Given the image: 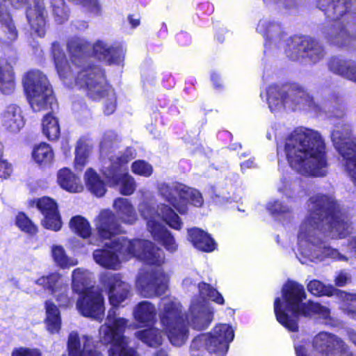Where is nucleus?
I'll list each match as a JSON object with an SVG mask.
<instances>
[{
  "label": "nucleus",
  "instance_id": "f257e3e1",
  "mask_svg": "<svg viewBox=\"0 0 356 356\" xmlns=\"http://www.w3.org/2000/svg\"><path fill=\"white\" fill-rule=\"evenodd\" d=\"M307 207L298 235V260L302 264L326 259L347 262L346 254L327 243V238H344L350 234L351 225L344 209L332 197L322 194L312 196Z\"/></svg>",
  "mask_w": 356,
  "mask_h": 356
},
{
  "label": "nucleus",
  "instance_id": "f03ea898",
  "mask_svg": "<svg viewBox=\"0 0 356 356\" xmlns=\"http://www.w3.org/2000/svg\"><path fill=\"white\" fill-rule=\"evenodd\" d=\"M71 55L72 65L67 61L65 54L58 43L52 45V54L57 72L68 87L76 86L84 89L87 95L98 100L106 98L104 112L106 115L114 113L116 97L114 90L106 81L102 70L87 63L86 51L89 44L81 38L72 39L67 43Z\"/></svg>",
  "mask_w": 356,
  "mask_h": 356
},
{
  "label": "nucleus",
  "instance_id": "7ed1b4c3",
  "mask_svg": "<svg viewBox=\"0 0 356 356\" xmlns=\"http://www.w3.org/2000/svg\"><path fill=\"white\" fill-rule=\"evenodd\" d=\"M282 151L290 167L305 177L327 175L328 161L324 139L307 128L293 131L284 140Z\"/></svg>",
  "mask_w": 356,
  "mask_h": 356
},
{
  "label": "nucleus",
  "instance_id": "20e7f679",
  "mask_svg": "<svg viewBox=\"0 0 356 356\" xmlns=\"http://www.w3.org/2000/svg\"><path fill=\"white\" fill-rule=\"evenodd\" d=\"M159 318L163 331L173 346H181L188 338V324L193 329L201 330L209 327L213 318V311L207 301L192 299L186 323L182 306L174 297L161 299Z\"/></svg>",
  "mask_w": 356,
  "mask_h": 356
},
{
  "label": "nucleus",
  "instance_id": "39448f33",
  "mask_svg": "<svg viewBox=\"0 0 356 356\" xmlns=\"http://www.w3.org/2000/svg\"><path fill=\"white\" fill-rule=\"evenodd\" d=\"M106 249L93 252L95 261L103 268L117 270L123 261L136 257L148 264L161 266L164 263L163 251L149 241L129 240L124 236L105 244Z\"/></svg>",
  "mask_w": 356,
  "mask_h": 356
},
{
  "label": "nucleus",
  "instance_id": "423d86ee",
  "mask_svg": "<svg viewBox=\"0 0 356 356\" xmlns=\"http://www.w3.org/2000/svg\"><path fill=\"white\" fill-rule=\"evenodd\" d=\"M306 293L302 285L289 281L282 288V299L275 300L274 311L277 321L291 332L298 330V318L300 315L316 314L323 319L330 318V309L319 303L309 301L303 303Z\"/></svg>",
  "mask_w": 356,
  "mask_h": 356
},
{
  "label": "nucleus",
  "instance_id": "0eeeda50",
  "mask_svg": "<svg viewBox=\"0 0 356 356\" xmlns=\"http://www.w3.org/2000/svg\"><path fill=\"white\" fill-rule=\"evenodd\" d=\"M138 211L146 222L147 231L154 239L160 242L166 250L175 252L178 244L163 222L172 229L180 230L183 227V222L178 214L169 205L159 204L155 207L147 202L139 204Z\"/></svg>",
  "mask_w": 356,
  "mask_h": 356
},
{
  "label": "nucleus",
  "instance_id": "6e6552de",
  "mask_svg": "<svg viewBox=\"0 0 356 356\" xmlns=\"http://www.w3.org/2000/svg\"><path fill=\"white\" fill-rule=\"evenodd\" d=\"M109 145L104 140L101 143L102 157V172L111 187L119 186L121 194L130 195L136 188L134 178L128 172L127 164L135 158L136 151L128 147L124 151L116 152L114 149L108 150Z\"/></svg>",
  "mask_w": 356,
  "mask_h": 356
},
{
  "label": "nucleus",
  "instance_id": "1a4fd4ad",
  "mask_svg": "<svg viewBox=\"0 0 356 356\" xmlns=\"http://www.w3.org/2000/svg\"><path fill=\"white\" fill-rule=\"evenodd\" d=\"M7 1L16 8L26 6V17L32 33L39 37L44 35L47 12L42 0H0V23L4 29V33L8 35V42H13L17 38V31Z\"/></svg>",
  "mask_w": 356,
  "mask_h": 356
},
{
  "label": "nucleus",
  "instance_id": "9d476101",
  "mask_svg": "<svg viewBox=\"0 0 356 356\" xmlns=\"http://www.w3.org/2000/svg\"><path fill=\"white\" fill-rule=\"evenodd\" d=\"M92 278L88 270L77 268L72 275L73 291L82 296L78 300L76 307L84 316L101 321L104 314V297L97 286L88 287Z\"/></svg>",
  "mask_w": 356,
  "mask_h": 356
},
{
  "label": "nucleus",
  "instance_id": "9b49d317",
  "mask_svg": "<svg viewBox=\"0 0 356 356\" xmlns=\"http://www.w3.org/2000/svg\"><path fill=\"white\" fill-rule=\"evenodd\" d=\"M266 100L272 112L282 108L318 110L313 98L298 86L271 85L266 90Z\"/></svg>",
  "mask_w": 356,
  "mask_h": 356
},
{
  "label": "nucleus",
  "instance_id": "f8f14e48",
  "mask_svg": "<svg viewBox=\"0 0 356 356\" xmlns=\"http://www.w3.org/2000/svg\"><path fill=\"white\" fill-rule=\"evenodd\" d=\"M128 321L117 315L114 308L108 311L106 322L99 328V338L103 343H111L108 356H137L135 350L128 346V339L124 332Z\"/></svg>",
  "mask_w": 356,
  "mask_h": 356
},
{
  "label": "nucleus",
  "instance_id": "ddd939ff",
  "mask_svg": "<svg viewBox=\"0 0 356 356\" xmlns=\"http://www.w3.org/2000/svg\"><path fill=\"white\" fill-rule=\"evenodd\" d=\"M24 87L33 110L40 111L56 107L51 87L45 74L34 70L28 72L23 80Z\"/></svg>",
  "mask_w": 356,
  "mask_h": 356
},
{
  "label": "nucleus",
  "instance_id": "4468645a",
  "mask_svg": "<svg viewBox=\"0 0 356 356\" xmlns=\"http://www.w3.org/2000/svg\"><path fill=\"white\" fill-rule=\"evenodd\" d=\"M331 140L346 172L356 186V138H351L350 127L343 122L337 124L331 132Z\"/></svg>",
  "mask_w": 356,
  "mask_h": 356
},
{
  "label": "nucleus",
  "instance_id": "2eb2a0df",
  "mask_svg": "<svg viewBox=\"0 0 356 356\" xmlns=\"http://www.w3.org/2000/svg\"><path fill=\"white\" fill-rule=\"evenodd\" d=\"M234 337V330L229 325H217L211 332L200 334L193 340L191 344V355L197 356L199 351L206 349L209 353L222 356L227 353L229 343Z\"/></svg>",
  "mask_w": 356,
  "mask_h": 356
},
{
  "label": "nucleus",
  "instance_id": "dca6fc26",
  "mask_svg": "<svg viewBox=\"0 0 356 356\" xmlns=\"http://www.w3.org/2000/svg\"><path fill=\"white\" fill-rule=\"evenodd\" d=\"M158 193L181 215L188 211L186 202L197 207L204 202L202 194L197 190L179 183H160L158 184Z\"/></svg>",
  "mask_w": 356,
  "mask_h": 356
},
{
  "label": "nucleus",
  "instance_id": "f3484780",
  "mask_svg": "<svg viewBox=\"0 0 356 356\" xmlns=\"http://www.w3.org/2000/svg\"><path fill=\"white\" fill-rule=\"evenodd\" d=\"M169 276L161 268L139 273L136 287L141 295L146 298L161 296L168 289Z\"/></svg>",
  "mask_w": 356,
  "mask_h": 356
},
{
  "label": "nucleus",
  "instance_id": "a211bd4d",
  "mask_svg": "<svg viewBox=\"0 0 356 356\" xmlns=\"http://www.w3.org/2000/svg\"><path fill=\"white\" fill-rule=\"evenodd\" d=\"M287 45L286 53L292 60L307 57L313 63H316L324 56L322 47L308 36L294 37L291 39V44Z\"/></svg>",
  "mask_w": 356,
  "mask_h": 356
},
{
  "label": "nucleus",
  "instance_id": "6ab92c4d",
  "mask_svg": "<svg viewBox=\"0 0 356 356\" xmlns=\"http://www.w3.org/2000/svg\"><path fill=\"white\" fill-rule=\"evenodd\" d=\"M100 283L107 291L108 300L113 307L120 306L130 296V285L123 281L120 273L106 272L100 275Z\"/></svg>",
  "mask_w": 356,
  "mask_h": 356
},
{
  "label": "nucleus",
  "instance_id": "aec40b11",
  "mask_svg": "<svg viewBox=\"0 0 356 356\" xmlns=\"http://www.w3.org/2000/svg\"><path fill=\"white\" fill-rule=\"evenodd\" d=\"M35 283L48 291L59 302L61 307H69L74 300L69 296L67 284L58 273H51L35 280Z\"/></svg>",
  "mask_w": 356,
  "mask_h": 356
},
{
  "label": "nucleus",
  "instance_id": "412c9836",
  "mask_svg": "<svg viewBox=\"0 0 356 356\" xmlns=\"http://www.w3.org/2000/svg\"><path fill=\"white\" fill-rule=\"evenodd\" d=\"M37 207L44 216L42 225L49 229L58 231L62 226L60 216L56 202L48 197H42L37 200Z\"/></svg>",
  "mask_w": 356,
  "mask_h": 356
},
{
  "label": "nucleus",
  "instance_id": "4be33fe9",
  "mask_svg": "<svg viewBox=\"0 0 356 356\" xmlns=\"http://www.w3.org/2000/svg\"><path fill=\"white\" fill-rule=\"evenodd\" d=\"M257 31L265 38V47L272 44L278 47L284 43L285 33L280 23L268 19L259 22Z\"/></svg>",
  "mask_w": 356,
  "mask_h": 356
},
{
  "label": "nucleus",
  "instance_id": "5701e85b",
  "mask_svg": "<svg viewBox=\"0 0 356 356\" xmlns=\"http://www.w3.org/2000/svg\"><path fill=\"white\" fill-rule=\"evenodd\" d=\"M98 235L103 239H110L122 232V227L115 214L110 210H103L95 220Z\"/></svg>",
  "mask_w": 356,
  "mask_h": 356
},
{
  "label": "nucleus",
  "instance_id": "b1692460",
  "mask_svg": "<svg viewBox=\"0 0 356 356\" xmlns=\"http://www.w3.org/2000/svg\"><path fill=\"white\" fill-rule=\"evenodd\" d=\"M92 48L95 57L106 64H120L124 58L122 47L112 45L106 41L97 40Z\"/></svg>",
  "mask_w": 356,
  "mask_h": 356
},
{
  "label": "nucleus",
  "instance_id": "393cba45",
  "mask_svg": "<svg viewBox=\"0 0 356 356\" xmlns=\"http://www.w3.org/2000/svg\"><path fill=\"white\" fill-rule=\"evenodd\" d=\"M67 349L70 356H102L94 350L90 337L83 336L80 338L76 332H72L69 335Z\"/></svg>",
  "mask_w": 356,
  "mask_h": 356
},
{
  "label": "nucleus",
  "instance_id": "a878e982",
  "mask_svg": "<svg viewBox=\"0 0 356 356\" xmlns=\"http://www.w3.org/2000/svg\"><path fill=\"white\" fill-rule=\"evenodd\" d=\"M316 7L332 20H339L350 9V0H316Z\"/></svg>",
  "mask_w": 356,
  "mask_h": 356
},
{
  "label": "nucleus",
  "instance_id": "bb28decb",
  "mask_svg": "<svg viewBox=\"0 0 356 356\" xmlns=\"http://www.w3.org/2000/svg\"><path fill=\"white\" fill-rule=\"evenodd\" d=\"M315 350L323 354H329L334 350L340 352L346 350L345 343L336 335L322 332L318 333L313 340Z\"/></svg>",
  "mask_w": 356,
  "mask_h": 356
},
{
  "label": "nucleus",
  "instance_id": "cd10ccee",
  "mask_svg": "<svg viewBox=\"0 0 356 356\" xmlns=\"http://www.w3.org/2000/svg\"><path fill=\"white\" fill-rule=\"evenodd\" d=\"M2 126L12 133L18 132L24 125L22 110L19 106L11 104L1 113Z\"/></svg>",
  "mask_w": 356,
  "mask_h": 356
},
{
  "label": "nucleus",
  "instance_id": "c85d7f7f",
  "mask_svg": "<svg viewBox=\"0 0 356 356\" xmlns=\"http://www.w3.org/2000/svg\"><path fill=\"white\" fill-rule=\"evenodd\" d=\"M188 240L193 246L203 252H212L216 248V243L211 236L204 231L193 227L188 229Z\"/></svg>",
  "mask_w": 356,
  "mask_h": 356
},
{
  "label": "nucleus",
  "instance_id": "c756f323",
  "mask_svg": "<svg viewBox=\"0 0 356 356\" xmlns=\"http://www.w3.org/2000/svg\"><path fill=\"white\" fill-rule=\"evenodd\" d=\"M113 206L118 219L122 222L133 225L138 220L137 213L129 199L118 197L114 200Z\"/></svg>",
  "mask_w": 356,
  "mask_h": 356
},
{
  "label": "nucleus",
  "instance_id": "7c9ffc66",
  "mask_svg": "<svg viewBox=\"0 0 356 356\" xmlns=\"http://www.w3.org/2000/svg\"><path fill=\"white\" fill-rule=\"evenodd\" d=\"M57 181L63 189L70 193H78L83 190L79 177L67 168H62L58 172Z\"/></svg>",
  "mask_w": 356,
  "mask_h": 356
},
{
  "label": "nucleus",
  "instance_id": "2f4dec72",
  "mask_svg": "<svg viewBox=\"0 0 356 356\" xmlns=\"http://www.w3.org/2000/svg\"><path fill=\"white\" fill-rule=\"evenodd\" d=\"M330 70L342 77L356 83V63L333 58L329 63Z\"/></svg>",
  "mask_w": 356,
  "mask_h": 356
},
{
  "label": "nucleus",
  "instance_id": "473e14b6",
  "mask_svg": "<svg viewBox=\"0 0 356 356\" xmlns=\"http://www.w3.org/2000/svg\"><path fill=\"white\" fill-rule=\"evenodd\" d=\"M133 315L134 319L138 323L143 325H147L156 321V309L152 303L144 300L139 302L134 307Z\"/></svg>",
  "mask_w": 356,
  "mask_h": 356
},
{
  "label": "nucleus",
  "instance_id": "72a5a7b5",
  "mask_svg": "<svg viewBox=\"0 0 356 356\" xmlns=\"http://www.w3.org/2000/svg\"><path fill=\"white\" fill-rule=\"evenodd\" d=\"M15 74L11 64L6 59L0 58V90L10 95L15 90Z\"/></svg>",
  "mask_w": 356,
  "mask_h": 356
},
{
  "label": "nucleus",
  "instance_id": "f704fd0d",
  "mask_svg": "<svg viewBox=\"0 0 356 356\" xmlns=\"http://www.w3.org/2000/svg\"><path fill=\"white\" fill-rule=\"evenodd\" d=\"M324 33L329 42L339 47L348 44L351 40V36L347 29L339 22H337L332 26L326 29Z\"/></svg>",
  "mask_w": 356,
  "mask_h": 356
},
{
  "label": "nucleus",
  "instance_id": "c9c22d12",
  "mask_svg": "<svg viewBox=\"0 0 356 356\" xmlns=\"http://www.w3.org/2000/svg\"><path fill=\"white\" fill-rule=\"evenodd\" d=\"M46 312L45 324L51 334H57L61 328V317L57 306L51 300L44 302Z\"/></svg>",
  "mask_w": 356,
  "mask_h": 356
},
{
  "label": "nucleus",
  "instance_id": "e433bc0d",
  "mask_svg": "<svg viewBox=\"0 0 356 356\" xmlns=\"http://www.w3.org/2000/svg\"><path fill=\"white\" fill-rule=\"evenodd\" d=\"M84 181L86 188L97 197H102L105 194L106 184L94 170L89 168L86 171Z\"/></svg>",
  "mask_w": 356,
  "mask_h": 356
},
{
  "label": "nucleus",
  "instance_id": "4c0bfd02",
  "mask_svg": "<svg viewBox=\"0 0 356 356\" xmlns=\"http://www.w3.org/2000/svg\"><path fill=\"white\" fill-rule=\"evenodd\" d=\"M308 291L316 296H336L337 298H346L349 296L334 288L332 285H325L319 280H314L307 284Z\"/></svg>",
  "mask_w": 356,
  "mask_h": 356
},
{
  "label": "nucleus",
  "instance_id": "58836bf2",
  "mask_svg": "<svg viewBox=\"0 0 356 356\" xmlns=\"http://www.w3.org/2000/svg\"><path fill=\"white\" fill-rule=\"evenodd\" d=\"M51 255L56 266L63 269L75 266L79 263L76 258L68 257L61 245H53Z\"/></svg>",
  "mask_w": 356,
  "mask_h": 356
},
{
  "label": "nucleus",
  "instance_id": "ea45409f",
  "mask_svg": "<svg viewBox=\"0 0 356 356\" xmlns=\"http://www.w3.org/2000/svg\"><path fill=\"white\" fill-rule=\"evenodd\" d=\"M136 337L151 347H156L161 345L163 337L161 331L156 327L138 331Z\"/></svg>",
  "mask_w": 356,
  "mask_h": 356
},
{
  "label": "nucleus",
  "instance_id": "a19ab883",
  "mask_svg": "<svg viewBox=\"0 0 356 356\" xmlns=\"http://www.w3.org/2000/svg\"><path fill=\"white\" fill-rule=\"evenodd\" d=\"M42 133L50 140H57L60 136L58 119L51 113L46 115L42 122Z\"/></svg>",
  "mask_w": 356,
  "mask_h": 356
},
{
  "label": "nucleus",
  "instance_id": "79ce46f5",
  "mask_svg": "<svg viewBox=\"0 0 356 356\" xmlns=\"http://www.w3.org/2000/svg\"><path fill=\"white\" fill-rule=\"evenodd\" d=\"M277 191L288 198H297L304 193L303 188L298 181L289 182L286 178L280 179L277 185Z\"/></svg>",
  "mask_w": 356,
  "mask_h": 356
},
{
  "label": "nucleus",
  "instance_id": "37998d69",
  "mask_svg": "<svg viewBox=\"0 0 356 356\" xmlns=\"http://www.w3.org/2000/svg\"><path fill=\"white\" fill-rule=\"evenodd\" d=\"M33 158L39 164H47L54 159V152L51 146L42 143L35 146L33 150Z\"/></svg>",
  "mask_w": 356,
  "mask_h": 356
},
{
  "label": "nucleus",
  "instance_id": "c03bdc74",
  "mask_svg": "<svg viewBox=\"0 0 356 356\" xmlns=\"http://www.w3.org/2000/svg\"><path fill=\"white\" fill-rule=\"evenodd\" d=\"M198 289L200 297L198 298L202 301H207V300H212L218 304H224V298L222 295L210 284L205 282H202L198 284Z\"/></svg>",
  "mask_w": 356,
  "mask_h": 356
},
{
  "label": "nucleus",
  "instance_id": "a18cd8bd",
  "mask_svg": "<svg viewBox=\"0 0 356 356\" xmlns=\"http://www.w3.org/2000/svg\"><path fill=\"white\" fill-rule=\"evenodd\" d=\"M55 22L61 24L68 20L70 10L63 0H49Z\"/></svg>",
  "mask_w": 356,
  "mask_h": 356
},
{
  "label": "nucleus",
  "instance_id": "49530a36",
  "mask_svg": "<svg viewBox=\"0 0 356 356\" xmlns=\"http://www.w3.org/2000/svg\"><path fill=\"white\" fill-rule=\"evenodd\" d=\"M70 228L83 238L91 234V227L88 221L81 216L72 218L70 222Z\"/></svg>",
  "mask_w": 356,
  "mask_h": 356
},
{
  "label": "nucleus",
  "instance_id": "de8ad7c7",
  "mask_svg": "<svg viewBox=\"0 0 356 356\" xmlns=\"http://www.w3.org/2000/svg\"><path fill=\"white\" fill-rule=\"evenodd\" d=\"M341 292L350 296L346 298H337L341 302L340 309L350 318L356 321V294L343 291Z\"/></svg>",
  "mask_w": 356,
  "mask_h": 356
},
{
  "label": "nucleus",
  "instance_id": "09e8293b",
  "mask_svg": "<svg viewBox=\"0 0 356 356\" xmlns=\"http://www.w3.org/2000/svg\"><path fill=\"white\" fill-rule=\"evenodd\" d=\"M90 152V147L82 141H79L76 148V156L74 159L75 168L81 170L88 161Z\"/></svg>",
  "mask_w": 356,
  "mask_h": 356
},
{
  "label": "nucleus",
  "instance_id": "8fccbe9b",
  "mask_svg": "<svg viewBox=\"0 0 356 356\" xmlns=\"http://www.w3.org/2000/svg\"><path fill=\"white\" fill-rule=\"evenodd\" d=\"M15 223L22 232L31 235L35 234L38 232L37 227L23 213H20L16 216Z\"/></svg>",
  "mask_w": 356,
  "mask_h": 356
},
{
  "label": "nucleus",
  "instance_id": "3c124183",
  "mask_svg": "<svg viewBox=\"0 0 356 356\" xmlns=\"http://www.w3.org/2000/svg\"><path fill=\"white\" fill-rule=\"evenodd\" d=\"M131 171L136 175L149 177L153 172V168L145 161L137 160L132 163Z\"/></svg>",
  "mask_w": 356,
  "mask_h": 356
},
{
  "label": "nucleus",
  "instance_id": "603ef678",
  "mask_svg": "<svg viewBox=\"0 0 356 356\" xmlns=\"http://www.w3.org/2000/svg\"><path fill=\"white\" fill-rule=\"evenodd\" d=\"M266 209L273 216L284 214L291 211V207L283 205L279 201L268 202L266 204Z\"/></svg>",
  "mask_w": 356,
  "mask_h": 356
},
{
  "label": "nucleus",
  "instance_id": "864d4df0",
  "mask_svg": "<svg viewBox=\"0 0 356 356\" xmlns=\"http://www.w3.org/2000/svg\"><path fill=\"white\" fill-rule=\"evenodd\" d=\"M11 356H42V353L38 348L27 347H19L14 348Z\"/></svg>",
  "mask_w": 356,
  "mask_h": 356
},
{
  "label": "nucleus",
  "instance_id": "5fc2aeb1",
  "mask_svg": "<svg viewBox=\"0 0 356 356\" xmlns=\"http://www.w3.org/2000/svg\"><path fill=\"white\" fill-rule=\"evenodd\" d=\"M350 282L351 276L347 271L343 270L336 273L334 278V284L337 286H344Z\"/></svg>",
  "mask_w": 356,
  "mask_h": 356
},
{
  "label": "nucleus",
  "instance_id": "6e6d98bb",
  "mask_svg": "<svg viewBox=\"0 0 356 356\" xmlns=\"http://www.w3.org/2000/svg\"><path fill=\"white\" fill-rule=\"evenodd\" d=\"M257 164L254 162V159L251 158L241 163V168L242 171H245L247 169L255 168Z\"/></svg>",
  "mask_w": 356,
  "mask_h": 356
},
{
  "label": "nucleus",
  "instance_id": "4d7b16f0",
  "mask_svg": "<svg viewBox=\"0 0 356 356\" xmlns=\"http://www.w3.org/2000/svg\"><path fill=\"white\" fill-rule=\"evenodd\" d=\"M294 0H264L266 4H280L284 6H290Z\"/></svg>",
  "mask_w": 356,
  "mask_h": 356
},
{
  "label": "nucleus",
  "instance_id": "13d9d810",
  "mask_svg": "<svg viewBox=\"0 0 356 356\" xmlns=\"http://www.w3.org/2000/svg\"><path fill=\"white\" fill-rule=\"evenodd\" d=\"M347 246L350 252L356 253V236H351L348 239Z\"/></svg>",
  "mask_w": 356,
  "mask_h": 356
},
{
  "label": "nucleus",
  "instance_id": "bf43d9fd",
  "mask_svg": "<svg viewBox=\"0 0 356 356\" xmlns=\"http://www.w3.org/2000/svg\"><path fill=\"white\" fill-rule=\"evenodd\" d=\"M215 193V197H213V201L217 204H224L225 202H227L228 197L225 195H220V194L216 193V192H213Z\"/></svg>",
  "mask_w": 356,
  "mask_h": 356
},
{
  "label": "nucleus",
  "instance_id": "052dcab7",
  "mask_svg": "<svg viewBox=\"0 0 356 356\" xmlns=\"http://www.w3.org/2000/svg\"><path fill=\"white\" fill-rule=\"evenodd\" d=\"M196 280L191 277H187L183 280V286L188 289L191 286L195 285Z\"/></svg>",
  "mask_w": 356,
  "mask_h": 356
},
{
  "label": "nucleus",
  "instance_id": "680f3d73",
  "mask_svg": "<svg viewBox=\"0 0 356 356\" xmlns=\"http://www.w3.org/2000/svg\"><path fill=\"white\" fill-rule=\"evenodd\" d=\"M295 350L297 356H307L306 350L303 346H298L297 344H295Z\"/></svg>",
  "mask_w": 356,
  "mask_h": 356
},
{
  "label": "nucleus",
  "instance_id": "e2e57ef3",
  "mask_svg": "<svg viewBox=\"0 0 356 356\" xmlns=\"http://www.w3.org/2000/svg\"><path fill=\"white\" fill-rule=\"evenodd\" d=\"M128 19L132 28H136L140 24L139 19L135 18L134 15H129Z\"/></svg>",
  "mask_w": 356,
  "mask_h": 356
},
{
  "label": "nucleus",
  "instance_id": "0e129e2a",
  "mask_svg": "<svg viewBox=\"0 0 356 356\" xmlns=\"http://www.w3.org/2000/svg\"><path fill=\"white\" fill-rule=\"evenodd\" d=\"M211 81L213 83V84L215 85V86L216 88H219L221 86V83H220V78L219 76V75L216 73H213L211 75Z\"/></svg>",
  "mask_w": 356,
  "mask_h": 356
},
{
  "label": "nucleus",
  "instance_id": "69168bd1",
  "mask_svg": "<svg viewBox=\"0 0 356 356\" xmlns=\"http://www.w3.org/2000/svg\"><path fill=\"white\" fill-rule=\"evenodd\" d=\"M348 334L349 339L356 346V332L354 330H350Z\"/></svg>",
  "mask_w": 356,
  "mask_h": 356
},
{
  "label": "nucleus",
  "instance_id": "338daca9",
  "mask_svg": "<svg viewBox=\"0 0 356 356\" xmlns=\"http://www.w3.org/2000/svg\"><path fill=\"white\" fill-rule=\"evenodd\" d=\"M153 356H168V353L165 350L161 349L158 350Z\"/></svg>",
  "mask_w": 356,
  "mask_h": 356
},
{
  "label": "nucleus",
  "instance_id": "774afa93",
  "mask_svg": "<svg viewBox=\"0 0 356 356\" xmlns=\"http://www.w3.org/2000/svg\"><path fill=\"white\" fill-rule=\"evenodd\" d=\"M248 153H243L241 154L239 156L240 158H243V157H246L248 156Z\"/></svg>",
  "mask_w": 356,
  "mask_h": 356
}]
</instances>
